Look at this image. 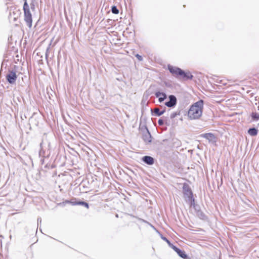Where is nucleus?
Returning <instances> with one entry per match:
<instances>
[{
	"mask_svg": "<svg viewBox=\"0 0 259 259\" xmlns=\"http://www.w3.org/2000/svg\"><path fill=\"white\" fill-rule=\"evenodd\" d=\"M168 69L173 76L179 78V75L181 72V69L169 65L168 66Z\"/></svg>",
	"mask_w": 259,
	"mask_h": 259,
	"instance_id": "5",
	"label": "nucleus"
},
{
	"mask_svg": "<svg viewBox=\"0 0 259 259\" xmlns=\"http://www.w3.org/2000/svg\"><path fill=\"white\" fill-rule=\"evenodd\" d=\"M204 102L202 100L193 104L190 107L187 116L190 120H197L201 118L203 111Z\"/></svg>",
	"mask_w": 259,
	"mask_h": 259,
	"instance_id": "1",
	"label": "nucleus"
},
{
	"mask_svg": "<svg viewBox=\"0 0 259 259\" xmlns=\"http://www.w3.org/2000/svg\"><path fill=\"white\" fill-rule=\"evenodd\" d=\"M164 110L160 111V109L158 108H156L154 109V113L156 115L160 116L163 114L164 112Z\"/></svg>",
	"mask_w": 259,
	"mask_h": 259,
	"instance_id": "15",
	"label": "nucleus"
},
{
	"mask_svg": "<svg viewBox=\"0 0 259 259\" xmlns=\"http://www.w3.org/2000/svg\"><path fill=\"white\" fill-rule=\"evenodd\" d=\"M181 73L179 75V78L184 80L191 79L193 78V75L190 72H185L181 69Z\"/></svg>",
	"mask_w": 259,
	"mask_h": 259,
	"instance_id": "6",
	"label": "nucleus"
},
{
	"mask_svg": "<svg viewBox=\"0 0 259 259\" xmlns=\"http://www.w3.org/2000/svg\"><path fill=\"white\" fill-rule=\"evenodd\" d=\"M251 116L252 119L254 120H258L259 119V114L256 112H252Z\"/></svg>",
	"mask_w": 259,
	"mask_h": 259,
	"instance_id": "16",
	"label": "nucleus"
},
{
	"mask_svg": "<svg viewBox=\"0 0 259 259\" xmlns=\"http://www.w3.org/2000/svg\"><path fill=\"white\" fill-rule=\"evenodd\" d=\"M248 133L251 136H255L257 134V130L255 128H249Z\"/></svg>",
	"mask_w": 259,
	"mask_h": 259,
	"instance_id": "14",
	"label": "nucleus"
},
{
	"mask_svg": "<svg viewBox=\"0 0 259 259\" xmlns=\"http://www.w3.org/2000/svg\"><path fill=\"white\" fill-rule=\"evenodd\" d=\"M171 247L179 254V255L183 258L185 259L187 257V255L186 254L184 251L181 250L176 246L173 245H172Z\"/></svg>",
	"mask_w": 259,
	"mask_h": 259,
	"instance_id": "8",
	"label": "nucleus"
},
{
	"mask_svg": "<svg viewBox=\"0 0 259 259\" xmlns=\"http://www.w3.org/2000/svg\"><path fill=\"white\" fill-rule=\"evenodd\" d=\"M111 11L113 14H118L119 13V10L117 9L116 6H112Z\"/></svg>",
	"mask_w": 259,
	"mask_h": 259,
	"instance_id": "17",
	"label": "nucleus"
},
{
	"mask_svg": "<svg viewBox=\"0 0 259 259\" xmlns=\"http://www.w3.org/2000/svg\"><path fill=\"white\" fill-rule=\"evenodd\" d=\"M158 123L159 125H162L163 123V121L162 119H159L158 120Z\"/></svg>",
	"mask_w": 259,
	"mask_h": 259,
	"instance_id": "19",
	"label": "nucleus"
},
{
	"mask_svg": "<svg viewBox=\"0 0 259 259\" xmlns=\"http://www.w3.org/2000/svg\"><path fill=\"white\" fill-rule=\"evenodd\" d=\"M169 101L166 102L165 105L168 107L174 106L177 103L176 98L174 95H170L169 96Z\"/></svg>",
	"mask_w": 259,
	"mask_h": 259,
	"instance_id": "7",
	"label": "nucleus"
},
{
	"mask_svg": "<svg viewBox=\"0 0 259 259\" xmlns=\"http://www.w3.org/2000/svg\"><path fill=\"white\" fill-rule=\"evenodd\" d=\"M24 11V19L29 28H31L32 25V15L31 13L29 6L27 0H24L23 7Z\"/></svg>",
	"mask_w": 259,
	"mask_h": 259,
	"instance_id": "2",
	"label": "nucleus"
},
{
	"mask_svg": "<svg viewBox=\"0 0 259 259\" xmlns=\"http://www.w3.org/2000/svg\"><path fill=\"white\" fill-rule=\"evenodd\" d=\"M136 57L139 61H142L143 60L142 57L139 54H136Z\"/></svg>",
	"mask_w": 259,
	"mask_h": 259,
	"instance_id": "18",
	"label": "nucleus"
},
{
	"mask_svg": "<svg viewBox=\"0 0 259 259\" xmlns=\"http://www.w3.org/2000/svg\"><path fill=\"white\" fill-rule=\"evenodd\" d=\"M142 138L146 144H148L151 142L152 137L149 132L143 134Z\"/></svg>",
	"mask_w": 259,
	"mask_h": 259,
	"instance_id": "10",
	"label": "nucleus"
},
{
	"mask_svg": "<svg viewBox=\"0 0 259 259\" xmlns=\"http://www.w3.org/2000/svg\"><path fill=\"white\" fill-rule=\"evenodd\" d=\"M183 193L187 196L188 200L190 201V206L194 205L195 200L193 198V193L191 188L187 184H184L183 187Z\"/></svg>",
	"mask_w": 259,
	"mask_h": 259,
	"instance_id": "3",
	"label": "nucleus"
},
{
	"mask_svg": "<svg viewBox=\"0 0 259 259\" xmlns=\"http://www.w3.org/2000/svg\"><path fill=\"white\" fill-rule=\"evenodd\" d=\"M201 136L207 140H208L209 142H215L216 141V137L215 135L212 133H206L201 135Z\"/></svg>",
	"mask_w": 259,
	"mask_h": 259,
	"instance_id": "9",
	"label": "nucleus"
},
{
	"mask_svg": "<svg viewBox=\"0 0 259 259\" xmlns=\"http://www.w3.org/2000/svg\"><path fill=\"white\" fill-rule=\"evenodd\" d=\"M17 78V75L14 71H10L9 73L6 75V79L8 81L11 83L13 84L15 82Z\"/></svg>",
	"mask_w": 259,
	"mask_h": 259,
	"instance_id": "4",
	"label": "nucleus"
},
{
	"mask_svg": "<svg viewBox=\"0 0 259 259\" xmlns=\"http://www.w3.org/2000/svg\"><path fill=\"white\" fill-rule=\"evenodd\" d=\"M66 203H70L73 205H82L85 206L86 208H89V206L88 203L83 201H78V202H71L69 201H66Z\"/></svg>",
	"mask_w": 259,
	"mask_h": 259,
	"instance_id": "13",
	"label": "nucleus"
},
{
	"mask_svg": "<svg viewBox=\"0 0 259 259\" xmlns=\"http://www.w3.org/2000/svg\"><path fill=\"white\" fill-rule=\"evenodd\" d=\"M163 239L164 241H165L168 244H169V245L170 244V242L169 241V240L167 238H166L165 237H163Z\"/></svg>",
	"mask_w": 259,
	"mask_h": 259,
	"instance_id": "20",
	"label": "nucleus"
},
{
	"mask_svg": "<svg viewBox=\"0 0 259 259\" xmlns=\"http://www.w3.org/2000/svg\"><path fill=\"white\" fill-rule=\"evenodd\" d=\"M143 160L147 164L151 165L154 163L153 158L149 156H145L143 157Z\"/></svg>",
	"mask_w": 259,
	"mask_h": 259,
	"instance_id": "11",
	"label": "nucleus"
},
{
	"mask_svg": "<svg viewBox=\"0 0 259 259\" xmlns=\"http://www.w3.org/2000/svg\"><path fill=\"white\" fill-rule=\"evenodd\" d=\"M156 96L158 98L159 102H162L166 98L165 94L161 92H157L156 93Z\"/></svg>",
	"mask_w": 259,
	"mask_h": 259,
	"instance_id": "12",
	"label": "nucleus"
}]
</instances>
